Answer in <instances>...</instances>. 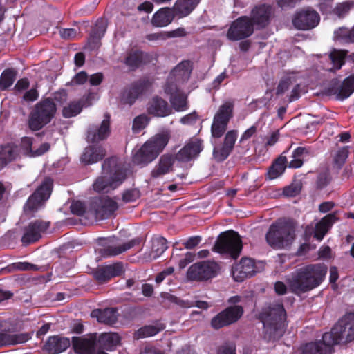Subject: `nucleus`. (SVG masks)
I'll return each mask as SVG.
<instances>
[{
	"instance_id": "obj_1",
	"label": "nucleus",
	"mask_w": 354,
	"mask_h": 354,
	"mask_svg": "<svg viewBox=\"0 0 354 354\" xmlns=\"http://www.w3.org/2000/svg\"><path fill=\"white\" fill-rule=\"evenodd\" d=\"M326 273L327 267L324 264H311L296 270L286 281L290 290L299 295L319 286Z\"/></svg>"
},
{
	"instance_id": "obj_2",
	"label": "nucleus",
	"mask_w": 354,
	"mask_h": 354,
	"mask_svg": "<svg viewBox=\"0 0 354 354\" xmlns=\"http://www.w3.org/2000/svg\"><path fill=\"white\" fill-rule=\"evenodd\" d=\"M102 174L93 184L97 192H109L120 186L126 178L125 171L118 164V159H106L102 165Z\"/></svg>"
},
{
	"instance_id": "obj_3",
	"label": "nucleus",
	"mask_w": 354,
	"mask_h": 354,
	"mask_svg": "<svg viewBox=\"0 0 354 354\" xmlns=\"http://www.w3.org/2000/svg\"><path fill=\"white\" fill-rule=\"evenodd\" d=\"M261 318L268 339H275L282 335L286 321V312L282 304H272L264 308Z\"/></svg>"
},
{
	"instance_id": "obj_4",
	"label": "nucleus",
	"mask_w": 354,
	"mask_h": 354,
	"mask_svg": "<svg viewBox=\"0 0 354 354\" xmlns=\"http://www.w3.org/2000/svg\"><path fill=\"white\" fill-rule=\"evenodd\" d=\"M170 137V133L165 131L151 138L133 155V162L146 165L153 161L167 146Z\"/></svg>"
},
{
	"instance_id": "obj_5",
	"label": "nucleus",
	"mask_w": 354,
	"mask_h": 354,
	"mask_svg": "<svg viewBox=\"0 0 354 354\" xmlns=\"http://www.w3.org/2000/svg\"><path fill=\"white\" fill-rule=\"evenodd\" d=\"M266 239L268 244L274 249L286 248L295 239V227L290 222L279 221L270 225Z\"/></svg>"
},
{
	"instance_id": "obj_6",
	"label": "nucleus",
	"mask_w": 354,
	"mask_h": 354,
	"mask_svg": "<svg viewBox=\"0 0 354 354\" xmlns=\"http://www.w3.org/2000/svg\"><path fill=\"white\" fill-rule=\"evenodd\" d=\"M324 339L333 348L354 340V313H347L339 319L330 332L324 333Z\"/></svg>"
},
{
	"instance_id": "obj_7",
	"label": "nucleus",
	"mask_w": 354,
	"mask_h": 354,
	"mask_svg": "<svg viewBox=\"0 0 354 354\" xmlns=\"http://www.w3.org/2000/svg\"><path fill=\"white\" fill-rule=\"evenodd\" d=\"M243 299V297L239 295L230 297L228 303L234 306L225 308L212 318L211 321L212 328L220 329L239 320L243 315V309L242 306L236 304L241 303Z\"/></svg>"
},
{
	"instance_id": "obj_8",
	"label": "nucleus",
	"mask_w": 354,
	"mask_h": 354,
	"mask_svg": "<svg viewBox=\"0 0 354 354\" xmlns=\"http://www.w3.org/2000/svg\"><path fill=\"white\" fill-rule=\"evenodd\" d=\"M56 112V104L50 98H46L35 106L28 120L30 128L33 131L41 129L54 117Z\"/></svg>"
},
{
	"instance_id": "obj_9",
	"label": "nucleus",
	"mask_w": 354,
	"mask_h": 354,
	"mask_svg": "<svg viewBox=\"0 0 354 354\" xmlns=\"http://www.w3.org/2000/svg\"><path fill=\"white\" fill-rule=\"evenodd\" d=\"M242 250V241L238 233L229 231L221 234L216 241L214 250L221 254H227L236 259Z\"/></svg>"
},
{
	"instance_id": "obj_10",
	"label": "nucleus",
	"mask_w": 354,
	"mask_h": 354,
	"mask_svg": "<svg viewBox=\"0 0 354 354\" xmlns=\"http://www.w3.org/2000/svg\"><path fill=\"white\" fill-rule=\"evenodd\" d=\"M233 103L230 102H225L219 106L211 126V133L213 138H221L225 132L227 124L233 115Z\"/></svg>"
},
{
	"instance_id": "obj_11",
	"label": "nucleus",
	"mask_w": 354,
	"mask_h": 354,
	"mask_svg": "<svg viewBox=\"0 0 354 354\" xmlns=\"http://www.w3.org/2000/svg\"><path fill=\"white\" fill-rule=\"evenodd\" d=\"M53 180L46 178L38 189L29 197L24 207L26 214H32L41 207L43 203L47 201L51 194Z\"/></svg>"
},
{
	"instance_id": "obj_12",
	"label": "nucleus",
	"mask_w": 354,
	"mask_h": 354,
	"mask_svg": "<svg viewBox=\"0 0 354 354\" xmlns=\"http://www.w3.org/2000/svg\"><path fill=\"white\" fill-rule=\"evenodd\" d=\"M118 208V203L106 196L93 198L89 205L87 212L93 215L97 219H106L109 218Z\"/></svg>"
},
{
	"instance_id": "obj_13",
	"label": "nucleus",
	"mask_w": 354,
	"mask_h": 354,
	"mask_svg": "<svg viewBox=\"0 0 354 354\" xmlns=\"http://www.w3.org/2000/svg\"><path fill=\"white\" fill-rule=\"evenodd\" d=\"M218 265L213 261H203L191 266L187 277L192 281H203L214 277L218 271Z\"/></svg>"
},
{
	"instance_id": "obj_14",
	"label": "nucleus",
	"mask_w": 354,
	"mask_h": 354,
	"mask_svg": "<svg viewBox=\"0 0 354 354\" xmlns=\"http://www.w3.org/2000/svg\"><path fill=\"white\" fill-rule=\"evenodd\" d=\"M254 31L253 24L247 17H241L232 22L227 32L231 41H239L250 37Z\"/></svg>"
},
{
	"instance_id": "obj_15",
	"label": "nucleus",
	"mask_w": 354,
	"mask_h": 354,
	"mask_svg": "<svg viewBox=\"0 0 354 354\" xmlns=\"http://www.w3.org/2000/svg\"><path fill=\"white\" fill-rule=\"evenodd\" d=\"M319 14L311 8L299 10L292 19L293 25L299 30H309L317 26L319 22Z\"/></svg>"
},
{
	"instance_id": "obj_16",
	"label": "nucleus",
	"mask_w": 354,
	"mask_h": 354,
	"mask_svg": "<svg viewBox=\"0 0 354 354\" xmlns=\"http://www.w3.org/2000/svg\"><path fill=\"white\" fill-rule=\"evenodd\" d=\"M109 118V115L106 114L100 124L89 125L86 134L88 142L97 143L109 137L110 134Z\"/></svg>"
},
{
	"instance_id": "obj_17",
	"label": "nucleus",
	"mask_w": 354,
	"mask_h": 354,
	"mask_svg": "<svg viewBox=\"0 0 354 354\" xmlns=\"http://www.w3.org/2000/svg\"><path fill=\"white\" fill-rule=\"evenodd\" d=\"M50 226V222L42 220H36L28 224L24 229V233L21 238V242L24 245H28L38 241L41 234Z\"/></svg>"
},
{
	"instance_id": "obj_18",
	"label": "nucleus",
	"mask_w": 354,
	"mask_h": 354,
	"mask_svg": "<svg viewBox=\"0 0 354 354\" xmlns=\"http://www.w3.org/2000/svg\"><path fill=\"white\" fill-rule=\"evenodd\" d=\"M259 270L253 259L242 258L232 270V277L236 281H243L245 279L254 275Z\"/></svg>"
},
{
	"instance_id": "obj_19",
	"label": "nucleus",
	"mask_w": 354,
	"mask_h": 354,
	"mask_svg": "<svg viewBox=\"0 0 354 354\" xmlns=\"http://www.w3.org/2000/svg\"><path fill=\"white\" fill-rule=\"evenodd\" d=\"M165 92L170 95L169 101L172 108L178 111L182 112L188 109V102L187 95L178 88L176 84H166L165 86Z\"/></svg>"
},
{
	"instance_id": "obj_20",
	"label": "nucleus",
	"mask_w": 354,
	"mask_h": 354,
	"mask_svg": "<svg viewBox=\"0 0 354 354\" xmlns=\"http://www.w3.org/2000/svg\"><path fill=\"white\" fill-rule=\"evenodd\" d=\"M203 149V142L192 138L176 153L175 158L180 162H188L196 158Z\"/></svg>"
},
{
	"instance_id": "obj_21",
	"label": "nucleus",
	"mask_w": 354,
	"mask_h": 354,
	"mask_svg": "<svg viewBox=\"0 0 354 354\" xmlns=\"http://www.w3.org/2000/svg\"><path fill=\"white\" fill-rule=\"evenodd\" d=\"M73 346L79 354H95L97 347V336L91 334L85 337H73Z\"/></svg>"
},
{
	"instance_id": "obj_22",
	"label": "nucleus",
	"mask_w": 354,
	"mask_h": 354,
	"mask_svg": "<svg viewBox=\"0 0 354 354\" xmlns=\"http://www.w3.org/2000/svg\"><path fill=\"white\" fill-rule=\"evenodd\" d=\"M192 71V64L189 61H183L178 64L171 72L166 84H170L178 86L189 80Z\"/></svg>"
},
{
	"instance_id": "obj_23",
	"label": "nucleus",
	"mask_w": 354,
	"mask_h": 354,
	"mask_svg": "<svg viewBox=\"0 0 354 354\" xmlns=\"http://www.w3.org/2000/svg\"><path fill=\"white\" fill-rule=\"evenodd\" d=\"M123 272L122 265L120 263L101 267L93 270L94 278L100 283L108 281L112 277L119 276Z\"/></svg>"
},
{
	"instance_id": "obj_24",
	"label": "nucleus",
	"mask_w": 354,
	"mask_h": 354,
	"mask_svg": "<svg viewBox=\"0 0 354 354\" xmlns=\"http://www.w3.org/2000/svg\"><path fill=\"white\" fill-rule=\"evenodd\" d=\"M114 240L115 238H113L109 241L110 244L109 245L100 250V254L102 257L107 258L117 256L132 248L138 243V240L133 239L122 244H115Z\"/></svg>"
},
{
	"instance_id": "obj_25",
	"label": "nucleus",
	"mask_w": 354,
	"mask_h": 354,
	"mask_svg": "<svg viewBox=\"0 0 354 354\" xmlns=\"http://www.w3.org/2000/svg\"><path fill=\"white\" fill-rule=\"evenodd\" d=\"M147 112L156 117H166L172 113L167 102L158 96L153 97L147 104Z\"/></svg>"
},
{
	"instance_id": "obj_26",
	"label": "nucleus",
	"mask_w": 354,
	"mask_h": 354,
	"mask_svg": "<svg viewBox=\"0 0 354 354\" xmlns=\"http://www.w3.org/2000/svg\"><path fill=\"white\" fill-rule=\"evenodd\" d=\"M334 348L328 341L325 340L324 334L321 340L310 342L301 347V354H332Z\"/></svg>"
},
{
	"instance_id": "obj_27",
	"label": "nucleus",
	"mask_w": 354,
	"mask_h": 354,
	"mask_svg": "<svg viewBox=\"0 0 354 354\" xmlns=\"http://www.w3.org/2000/svg\"><path fill=\"white\" fill-rule=\"evenodd\" d=\"M106 151L100 145H93L86 147L82 154L81 161L86 165L95 163L105 156Z\"/></svg>"
},
{
	"instance_id": "obj_28",
	"label": "nucleus",
	"mask_w": 354,
	"mask_h": 354,
	"mask_svg": "<svg viewBox=\"0 0 354 354\" xmlns=\"http://www.w3.org/2000/svg\"><path fill=\"white\" fill-rule=\"evenodd\" d=\"M71 345L68 338L53 336L48 338L44 345V350L48 354H57L66 350Z\"/></svg>"
},
{
	"instance_id": "obj_29",
	"label": "nucleus",
	"mask_w": 354,
	"mask_h": 354,
	"mask_svg": "<svg viewBox=\"0 0 354 354\" xmlns=\"http://www.w3.org/2000/svg\"><path fill=\"white\" fill-rule=\"evenodd\" d=\"M174 161L175 158L171 155L162 156L158 165L151 171V177L158 178L171 171Z\"/></svg>"
},
{
	"instance_id": "obj_30",
	"label": "nucleus",
	"mask_w": 354,
	"mask_h": 354,
	"mask_svg": "<svg viewBox=\"0 0 354 354\" xmlns=\"http://www.w3.org/2000/svg\"><path fill=\"white\" fill-rule=\"evenodd\" d=\"M91 316L96 318L98 322L112 325L118 319L117 310L113 308H107L105 309H95Z\"/></svg>"
},
{
	"instance_id": "obj_31",
	"label": "nucleus",
	"mask_w": 354,
	"mask_h": 354,
	"mask_svg": "<svg viewBox=\"0 0 354 354\" xmlns=\"http://www.w3.org/2000/svg\"><path fill=\"white\" fill-rule=\"evenodd\" d=\"M32 145V140L29 137H24L21 139V147L24 154L30 156L35 157L39 156L45 153L50 149V145L47 142L42 143L40 147L33 151L31 148Z\"/></svg>"
},
{
	"instance_id": "obj_32",
	"label": "nucleus",
	"mask_w": 354,
	"mask_h": 354,
	"mask_svg": "<svg viewBox=\"0 0 354 354\" xmlns=\"http://www.w3.org/2000/svg\"><path fill=\"white\" fill-rule=\"evenodd\" d=\"M145 91V86L142 83H138L125 88L121 94V101L131 105L136 99Z\"/></svg>"
},
{
	"instance_id": "obj_33",
	"label": "nucleus",
	"mask_w": 354,
	"mask_h": 354,
	"mask_svg": "<svg viewBox=\"0 0 354 354\" xmlns=\"http://www.w3.org/2000/svg\"><path fill=\"white\" fill-rule=\"evenodd\" d=\"M271 12V8L267 6L256 7L252 12L253 24L259 27H265L268 24Z\"/></svg>"
},
{
	"instance_id": "obj_34",
	"label": "nucleus",
	"mask_w": 354,
	"mask_h": 354,
	"mask_svg": "<svg viewBox=\"0 0 354 354\" xmlns=\"http://www.w3.org/2000/svg\"><path fill=\"white\" fill-rule=\"evenodd\" d=\"M174 15L169 8H161L153 15L151 24L156 27L166 26L172 21Z\"/></svg>"
},
{
	"instance_id": "obj_35",
	"label": "nucleus",
	"mask_w": 354,
	"mask_h": 354,
	"mask_svg": "<svg viewBox=\"0 0 354 354\" xmlns=\"http://www.w3.org/2000/svg\"><path fill=\"white\" fill-rule=\"evenodd\" d=\"M120 342V337L116 333H104L97 339V347L106 350H112Z\"/></svg>"
},
{
	"instance_id": "obj_36",
	"label": "nucleus",
	"mask_w": 354,
	"mask_h": 354,
	"mask_svg": "<svg viewBox=\"0 0 354 354\" xmlns=\"http://www.w3.org/2000/svg\"><path fill=\"white\" fill-rule=\"evenodd\" d=\"M198 4V0H177L173 7L175 15L184 17L189 15Z\"/></svg>"
},
{
	"instance_id": "obj_37",
	"label": "nucleus",
	"mask_w": 354,
	"mask_h": 354,
	"mask_svg": "<svg viewBox=\"0 0 354 354\" xmlns=\"http://www.w3.org/2000/svg\"><path fill=\"white\" fill-rule=\"evenodd\" d=\"M336 216L333 214H329L325 217H324L317 225L315 227V237L318 241H322L332 226V225L335 222Z\"/></svg>"
},
{
	"instance_id": "obj_38",
	"label": "nucleus",
	"mask_w": 354,
	"mask_h": 354,
	"mask_svg": "<svg viewBox=\"0 0 354 354\" xmlns=\"http://www.w3.org/2000/svg\"><path fill=\"white\" fill-rule=\"evenodd\" d=\"M19 156L17 147L8 145L0 147V170L11 161L15 160Z\"/></svg>"
},
{
	"instance_id": "obj_39",
	"label": "nucleus",
	"mask_w": 354,
	"mask_h": 354,
	"mask_svg": "<svg viewBox=\"0 0 354 354\" xmlns=\"http://www.w3.org/2000/svg\"><path fill=\"white\" fill-rule=\"evenodd\" d=\"M165 328V326L161 323H156L153 325L145 326L137 330L133 337L136 339L149 337L158 334Z\"/></svg>"
},
{
	"instance_id": "obj_40",
	"label": "nucleus",
	"mask_w": 354,
	"mask_h": 354,
	"mask_svg": "<svg viewBox=\"0 0 354 354\" xmlns=\"http://www.w3.org/2000/svg\"><path fill=\"white\" fill-rule=\"evenodd\" d=\"M286 158L281 156L277 158L268 171L269 179H275L281 176L286 169Z\"/></svg>"
},
{
	"instance_id": "obj_41",
	"label": "nucleus",
	"mask_w": 354,
	"mask_h": 354,
	"mask_svg": "<svg viewBox=\"0 0 354 354\" xmlns=\"http://www.w3.org/2000/svg\"><path fill=\"white\" fill-rule=\"evenodd\" d=\"M167 248V240L163 237H155L151 239L150 256L153 259L160 257Z\"/></svg>"
},
{
	"instance_id": "obj_42",
	"label": "nucleus",
	"mask_w": 354,
	"mask_h": 354,
	"mask_svg": "<svg viewBox=\"0 0 354 354\" xmlns=\"http://www.w3.org/2000/svg\"><path fill=\"white\" fill-rule=\"evenodd\" d=\"M354 91V77L346 78L340 85L337 95L339 99L344 100L348 97Z\"/></svg>"
},
{
	"instance_id": "obj_43",
	"label": "nucleus",
	"mask_w": 354,
	"mask_h": 354,
	"mask_svg": "<svg viewBox=\"0 0 354 354\" xmlns=\"http://www.w3.org/2000/svg\"><path fill=\"white\" fill-rule=\"evenodd\" d=\"M308 154V151L305 147H299L292 153V160L289 162V167L292 168L300 167L303 164V158Z\"/></svg>"
},
{
	"instance_id": "obj_44",
	"label": "nucleus",
	"mask_w": 354,
	"mask_h": 354,
	"mask_svg": "<svg viewBox=\"0 0 354 354\" xmlns=\"http://www.w3.org/2000/svg\"><path fill=\"white\" fill-rule=\"evenodd\" d=\"M17 73L14 69L5 70L0 77V88L5 90L12 85L16 80Z\"/></svg>"
},
{
	"instance_id": "obj_45",
	"label": "nucleus",
	"mask_w": 354,
	"mask_h": 354,
	"mask_svg": "<svg viewBox=\"0 0 354 354\" xmlns=\"http://www.w3.org/2000/svg\"><path fill=\"white\" fill-rule=\"evenodd\" d=\"M82 109L80 102H71L63 107L62 114L64 118H69L79 114Z\"/></svg>"
},
{
	"instance_id": "obj_46",
	"label": "nucleus",
	"mask_w": 354,
	"mask_h": 354,
	"mask_svg": "<svg viewBox=\"0 0 354 354\" xmlns=\"http://www.w3.org/2000/svg\"><path fill=\"white\" fill-rule=\"evenodd\" d=\"M31 338V335L28 333H22L17 334H10L7 333V344L15 345L23 344Z\"/></svg>"
},
{
	"instance_id": "obj_47",
	"label": "nucleus",
	"mask_w": 354,
	"mask_h": 354,
	"mask_svg": "<svg viewBox=\"0 0 354 354\" xmlns=\"http://www.w3.org/2000/svg\"><path fill=\"white\" fill-rule=\"evenodd\" d=\"M333 39L342 42H352L351 29L344 27L339 28L334 31Z\"/></svg>"
},
{
	"instance_id": "obj_48",
	"label": "nucleus",
	"mask_w": 354,
	"mask_h": 354,
	"mask_svg": "<svg viewBox=\"0 0 354 354\" xmlns=\"http://www.w3.org/2000/svg\"><path fill=\"white\" fill-rule=\"evenodd\" d=\"M329 58L333 64V68H330L329 71H335L339 69L344 64V55L343 53L340 52H333L332 53Z\"/></svg>"
},
{
	"instance_id": "obj_49",
	"label": "nucleus",
	"mask_w": 354,
	"mask_h": 354,
	"mask_svg": "<svg viewBox=\"0 0 354 354\" xmlns=\"http://www.w3.org/2000/svg\"><path fill=\"white\" fill-rule=\"evenodd\" d=\"M292 77H287L285 78H283L279 83L277 91H276V95L278 96L284 95L286 91L290 88L292 85Z\"/></svg>"
},
{
	"instance_id": "obj_50",
	"label": "nucleus",
	"mask_w": 354,
	"mask_h": 354,
	"mask_svg": "<svg viewBox=\"0 0 354 354\" xmlns=\"http://www.w3.org/2000/svg\"><path fill=\"white\" fill-rule=\"evenodd\" d=\"M148 122L149 120L145 115L136 117L133 122V131L136 133L140 131L147 125Z\"/></svg>"
},
{
	"instance_id": "obj_51",
	"label": "nucleus",
	"mask_w": 354,
	"mask_h": 354,
	"mask_svg": "<svg viewBox=\"0 0 354 354\" xmlns=\"http://www.w3.org/2000/svg\"><path fill=\"white\" fill-rule=\"evenodd\" d=\"M353 6H354V3L352 1L344 2V3L337 5L335 8L334 9V12L339 17H343L349 12L351 8Z\"/></svg>"
},
{
	"instance_id": "obj_52",
	"label": "nucleus",
	"mask_w": 354,
	"mask_h": 354,
	"mask_svg": "<svg viewBox=\"0 0 354 354\" xmlns=\"http://www.w3.org/2000/svg\"><path fill=\"white\" fill-rule=\"evenodd\" d=\"M141 53L138 51L129 54L126 58V64L131 68L137 67L141 62Z\"/></svg>"
},
{
	"instance_id": "obj_53",
	"label": "nucleus",
	"mask_w": 354,
	"mask_h": 354,
	"mask_svg": "<svg viewBox=\"0 0 354 354\" xmlns=\"http://www.w3.org/2000/svg\"><path fill=\"white\" fill-rule=\"evenodd\" d=\"M236 137L237 132L236 131H228L225 135L223 146L230 151H232L236 140Z\"/></svg>"
},
{
	"instance_id": "obj_54",
	"label": "nucleus",
	"mask_w": 354,
	"mask_h": 354,
	"mask_svg": "<svg viewBox=\"0 0 354 354\" xmlns=\"http://www.w3.org/2000/svg\"><path fill=\"white\" fill-rule=\"evenodd\" d=\"M230 152L231 151L223 146L221 148H215L213 151V155L217 161L221 162L225 160Z\"/></svg>"
},
{
	"instance_id": "obj_55",
	"label": "nucleus",
	"mask_w": 354,
	"mask_h": 354,
	"mask_svg": "<svg viewBox=\"0 0 354 354\" xmlns=\"http://www.w3.org/2000/svg\"><path fill=\"white\" fill-rule=\"evenodd\" d=\"M348 155V147H344L340 148L336 152L335 158H334V160L337 164L342 165L346 160Z\"/></svg>"
},
{
	"instance_id": "obj_56",
	"label": "nucleus",
	"mask_w": 354,
	"mask_h": 354,
	"mask_svg": "<svg viewBox=\"0 0 354 354\" xmlns=\"http://www.w3.org/2000/svg\"><path fill=\"white\" fill-rule=\"evenodd\" d=\"M169 299L171 302L181 308H188L194 306V302L192 300L183 299L172 295L170 296Z\"/></svg>"
},
{
	"instance_id": "obj_57",
	"label": "nucleus",
	"mask_w": 354,
	"mask_h": 354,
	"mask_svg": "<svg viewBox=\"0 0 354 354\" xmlns=\"http://www.w3.org/2000/svg\"><path fill=\"white\" fill-rule=\"evenodd\" d=\"M198 120V115L196 111L189 113L180 120L181 124L185 125H192L194 124Z\"/></svg>"
},
{
	"instance_id": "obj_58",
	"label": "nucleus",
	"mask_w": 354,
	"mask_h": 354,
	"mask_svg": "<svg viewBox=\"0 0 354 354\" xmlns=\"http://www.w3.org/2000/svg\"><path fill=\"white\" fill-rule=\"evenodd\" d=\"M71 212L78 216L83 215L86 211V207L84 204L81 201H75L71 205Z\"/></svg>"
},
{
	"instance_id": "obj_59",
	"label": "nucleus",
	"mask_w": 354,
	"mask_h": 354,
	"mask_svg": "<svg viewBox=\"0 0 354 354\" xmlns=\"http://www.w3.org/2000/svg\"><path fill=\"white\" fill-rule=\"evenodd\" d=\"M60 37L64 39H73L76 37L77 31L75 28H63L59 30Z\"/></svg>"
},
{
	"instance_id": "obj_60",
	"label": "nucleus",
	"mask_w": 354,
	"mask_h": 354,
	"mask_svg": "<svg viewBox=\"0 0 354 354\" xmlns=\"http://www.w3.org/2000/svg\"><path fill=\"white\" fill-rule=\"evenodd\" d=\"M67 100V93L65 91H59L54 94L53 100H52L55 104L56 107L57 106H62Z\"/></svg>"
},
{
	"instance_id": "obj_61",
	"label": "nucleus",
	"mask_w": 354,
	"mask_h": 354,
	"mask_svg": "<svg viewBox=\"0 0 354 354\" xmlns=\"http://www.w3.org/2000/svg\"><path fill=\"white\" fill-rule=\"evenodd\" d=\"M139 197V193L137 190L131 189L127 190L124 192L122 195V200L125 203H130L135 201Z\"/></svg>"
},
{
	"instance_id": "obj_62",
	"label": "nucleus",
	"mask_w": 354,
	"mask_h": 354,
	"mask_svg": "<svg viewBox=\"0 0 354 354\" xmlns=\"http://www.w3.org/2000/svg\"><path fill=\"white\" fill-rule=\"evenodd\" d=\"M292 88L290 94L288 95L289 101L292 102L297 100L300 96V86L299 84L294 83L292 80Z\"/></svg>"
},
{
	"instance_id": "obj_63",
	"label": "nucleus",
	"mask_w": 354,
	"mask_h": 354,
	"mask_svg": "<svg viewBox=\"0 0 354 354\" xmlns=\"http://www.w3.org/2000/svg\"><path fill=\"white\" fill-rule=\"evenodd\" d=\"M195 254L192 252H187L184 257L180 259L178 262V266L180 269L187 266V265L192 262L194 259Z\"/></svg>"
},
{
	"instance_id": "obj_64",
	"label": "nucleus",
	"mask_w": 354,
	"mask_h": 354,
	"mask_svg": "<svg viewBox=\"0 0 354 354\" xmlns=\"http://www.w3.org/2000/svg\"><path fill=\"white\" fill-rule=\"evenodd\" d=\"M217 354H236L235 346L233 344H225L221 346Z\"/></svg>"
}]
</instances>
